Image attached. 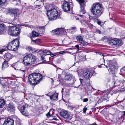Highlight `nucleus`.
<instances>
[{"label": "nucleus", "mask_w": 125, "mask_h": 125, "mask_svg": "<svg viewBox=\"0 0 125 125\" xmlns=\"http://www.w3.org/2000/svg\"><path fill=\"white\" fill-rule=\"evenodd\" d=\"M42 75L39 73H34L30 74L28 77V81L32 85L38 83L42 80Z\"/></svg>", "instance_id": "obj_1"}, {"label": "nucleus", "mask_w": 125, "mask_h": 125, "mask_svg": "<svg viewBox=\"0 0 125 125\" xmlns=\"http://www.w3.org/2000/svg\"><path fill=\"white\" fill-rule=\"evenodd\" d=\"M102 5L99 3L93 4L91 9L92 13L96 17L100 16L102 13Z\"/></svg>", "instance_id": "obj_2"}, {"label": "nucleus", "mask_w": 125, "mask_h": 125, "mask_svg": "<svg viewBox=\"0 0 125 125\" xmlns=\"http://www.w3.org/2000/svg\"><path fill=\"white\" fill-rule=\"evenodd\" d=\"M47 14L49 20L53 21L57 18L58 12L56 9L53 8L47 11Z\"/></svg>", "instance_id": "obj_3"}, {"label": "nucleus", "mask_w": 125, "mask_h": 125, "mask_svg": "<svg viewBox=\"0 0 125 125\" xmlns=\"http://www.w3.org/2000/svg\"><path fill=\"white\" fill-rule=\"evenodd\" d=\"M20 42L17 39H15L8 44L7 48L9 50L16 51L19 46Z\"/></svg>", "instance_id": "obj_4"}, {"label": "nucleus", "mask_w": 125, "mask_h": 125, "mask_svg": "<svg viewBox=\"0 0 125 125\" xmlns=\"http://www.w3.org/2000/svg\"><path fill=\"white\" fill-rule=\"evenodd\" d=\"M8 33L9 34L12 36H17L19 35L20 33V30L19 28L16 26H9Z\"/></svg>", "instance_id": "obj_5"}, {"label": "nucleus", "mask_w": 125, "mask_h": 125, "mask_svg": "<svg viewBox=\"0 0 125 125\" xmlns=\"http://www.w3.org/2000/svg\"><path fill=\"white\" fill-rule=\"evenodd\" d=\"M73 6L71 0L65 1L63 2L62 7L64 11L67 12L70 10L71 8H72Z\"/></svg>", "instance_id": "obj_6"}, {"label": "nucleus", "mask_w": 125, "mask_h": 125, "mask_svg": "<svg viewBox=\"0 0 125 125\" xmlns=\"http://www.w3.org/2000/svg\"><path fill=\"white\" fill-rule=\"evenodd\" d=\"M52 35H60L65 34V29L62 28H57L51 31Z\"/></svg>", "instance_id": "obj_7"}, {"label": "nucleus", "mask_w": 125, "mask_h": 125, "mask_svg": "<svg viewBox=\"0 0 125 125\" xmlns=\"http://www.w3.org/2000/svg\"><path fill=\"white\" fill-rule=\"evenodd\" d=\"M107 63L109 66L110 72L112 74H115L116 72L117 69L116 67L113 64V61H108Z\"/></svg>", "instance_id": "obj_8"}, {"label": "nucleus", "mask_w": 125, "mask_h": 125, "mask_svg": "<svg viewBox=\"0 0 125 125\" xmlns=\"http://www.w3.org/2000/svg\"><path fill=\"white\" fill-rule=\"evenodd\" d=\"M60 115L64 118V120H67L72 118L69 113L65 110H62L60 112Z\"/></svg>", "instance_id": "obj_9"}, {"label": "nucleus", "mask_w": 125, "mask_h": 125, "mask_svg": "<svg viewBox=\"0 0 125 125\" xmlns=\"http://www.w3.org/2000/svg\"><path fill=\"white\" fill-rule=\"evenodd\" d=\"M46 95L49 96L51 100L52 101H57L58 99V94L56 93L49 92Z\"/></svg>", "instance_id": "obj_10"}, {"label": "nucleus", "mask_w": 125, "mask_h": 125, "mask_svg": "<svg viewBox=\"0 0 125 125\" xmlns=\"http://www.w3.org/2000/svg\"><path fill=\"white\" fill-rule=\"evenodd\" d=\"M28 106V104H25L21 107L20 111L22 114L24 115L27 116L28 115V112L27 110Z\"/></svg>", "instance_id": "obj_11"}, {"label": "nucleus", "mask_w": 125, "mask_h": 125, "mask_svg": "<svg viewBox=\"0 0 125 125\" xmlns=\"http://www.w3.org/2000/svg\"><path fill=\"white\" fill-rule=\"evenodd\" d=\"M83 74L84 78L86 79H89L90 78L92 74L90 71L83 70Z\"/></svg>", "instance_id": "obj_12"}, {"label": "nucleus", "mask_w": 125, "mask_h": 125, "mask_svg": "<svg viewBox=\"0 0 125 125\" xmlns=\"http://www.w3.org/2000/svg\"><path fill=\"white\" fill-rule=\"evenodd\" d=\"M76 39L78 41L83 45H86L88 43L86 42L83 39V37L81 36H78L76 37Z\"/></svg>", "instance_id": "obj_13"}, {"label": "nucleus", "mask_w": 125, "mask_h": 125, "mask_svg": "<svg viewBox=\"0 0 125 125\" xmlns=\"http://www.w3.org/2000/svg\"><path fill=\"white\" fill-rule=\"evenodd\" d=\"M29 54H28L23 58V62L24 64L26 66H29Z\"/></svg>", "instance_id": "obj_14"}, {"label": "nucleus", "mask_w": 125, "mask_h": 125, "mask_svg": "<svg viewBox=\"0 0 125 125\" xmlns=\"http://www.w3.org/2000/svg\"><path fill=\"white\" fill-rule=\"evenodd\" d=\"M29 66L33 64L36 61L35 57L33 55L29 54Z\"/></svg>", "instance_id": "obj_15"}, {"label": "nucleus", "mask_w": 125, "mask_h": 125, "mask_svg": "<svg viewBox=\"0 0 125 125\" xmlns=\"http://www.w3.org/2000/svg\"><path fill=\"white\" fill-rule=\"evenodd\" d=\"M14 122L13 120L8 118L5 120L3 125H13Z\"/></svg>", "instance_id": "obj_16"}, {"label": "nucleus", "mask_w": 125, "mask_h": 125, "mask_svg": "<svg viewBox=\"0 0 125 125\" xmlns=\"http://www.w3.org/2000/svg\"><path fill=\"white\" fill-rule=\"evenodd\" d=\"M8 13L10 14H12L16 16H18L19 14V10L18 9L14 10L10 9L8 10Z\"/></svg>", "instance_id": "obj_17"}, {"label": "nucleus", "mask_w": 125, "mask_h": 125, "mask_svg": "<svg viewBox=\"0 0 125 125\" xmlns=\"http://www.w3.org/2000/svg\"><path fill=\"white\" fill-rule=\"evenodd\" d=\"M7 31V27L3 24H0V33L5 32Z\"/></svg>", "instance_id": "obj_18"}, {"label": "nucleus", "mask_w": 125, "mask_h": 125, "mask_svg": "<svg viewBox=\"0 0 125 125\" xmlns=\"http://www.w3.org/2000/svg\"><path fill=\"white\" fill-rule=\"evenodd\" d=\"M6 108L9 112H11L14 111L15 107L13 105L9 104L6 107Z\"/></svg>", "instance_id": "obj_19"}, {"label": "nucleus", "mask_w": 125, "mask_h": 125, "mask_svg": "<svg viewBox=\"0 0 125 125\" xmlns=\"http://www.w3.org/2000/svg\"><path fill=\"white\" fill-rule=\"evenodd\" d=\"M76 31L75 27H72L71 29H65V33L69 32L71 33H73L74 32H75Z\"/></svg>", "instance_id": "obj_20"}, {"label": "nucleus", "mask_w": 125, "mask_h": 125, "mask_svg": "<svg viewBox=\"0 0 125 125\" xmlns=\"http://www.w3.org/2000/svg\"><path fill=\"white\" fill-rule=\"evenodd\" d=\"M4 58L7 59L8 61L10 60L12 58V55L9 52L6 53L4 56Z\"/></svg>", "instance_id": "obj_21"}, {"label": "nucleus", "mask_w": 125, "mask_h": 125, "mask_svg": "<svg viewBox=\"0 0 125 125\" xmlns=\"http://www.w3.org/2000/svg\"><path fill=\"white\" fill-rule=\"evenodd\" d=\"M99 55H101L103 56V58L102 59H100V62H103V63H101L99 65V67L100 68H101L102 67H104V66H105V65H104L103 63H104V56L103 55V54H102L100 53H98Z\"/></svg>", "instance_id": "obj_22"}, {"label": "nucleus", "mask_w": 125, "mask_h": 125, "mask_svg": "<svg viewBox=\"0 0 125 125\" xmlns=\"http://www.w3.org/2000/svg\"><path fill=\"white\" fill-rule=\"evenodd\" d=\"M118 40L117 39H114L111 40L109 44L110 45H117Z\"/></svg>", "instance_id": "obj_23"}, {"label": "nucleus", "mask_w": 125, "mask_h": 125, "mask_svg": "<svg viewBox=\"0 0 125 125\" xmlns=\"http://www.w3.org/2000/svg\"><path fill=\"white\" fill-rule=\"evenodd\" d=\"M8 61L6 60H5L3 62L2 65V69H4V68H6L8 67Z\"/></svg>", "instance_id": "obj_24"}, {"label": "nucleus", "mask_w": 125, "mask_h": 125, "mask_svg": "<svg viewBox=\"0 0 125 125\" xmlns=\"http://www.w3.org/2000/svg\"><path fill=\"white\" fill-rule=\"evenodd\" d=\"M72 78V76L71 75H67L64 78L65 80H71Z\"/></svg>", "instance_id": "obj_25"}, {"label": "nucleus", "mask_w": 125, "mask_h": 125, "mask_svg": "<svg viewBox=\"0 0 125 125\" xmlns=\"http://www.w3.org/2000/svg\"><path fill=\"white\" fill-rule=\"evenodd\" d=\"M5 104V102L3 99H0V108H2Z\"/></svg>", "instance_id": "obj_26"}, {"label": "nucleus", "mask_w": 125, "mask_h": 125, "mask_svg": "<svg viewBox=\"0 0 125 125\" xmlns=\"http://www.w3.org/2000/svg\"><path fill=\"white\" fill-rule=\"evenodd\" d=\"M78 1L80 4L81 7L83 6V5L85 6L84 0H78Z\"/></svg>", "instance_id": "obj_27"}, {"label": "nucleus", "mask_w": 125, "mask_h": 125, "mask_svg": "<svg viewBox=\"0 0 125 125\" xmlns=\"http://www.w3.org/2000/svg\"><path fill=\"white\" fill-rule=\"evenodd\" d=\"M42 54L45 55H49L50 54V52L48 51L45 50L43 51Z\"/></svg>", "instance_id": "obj_28"}, {"label": "nucleus", "mask_w": 125, "mask_h": 125, "mask_svg": "<svg viewBox=\"0 0 125 125\" xmlns=\"http://www.w3.org/2000/svg\"><path fill=\"white\" fill-rule=\"evenodd\" d=\"M39 34L36 31H32V37H37L38 36Z\"/></svg>", "instance_id": "obj_29"}, {"label": "nucleus", "mask_w": 125, "mask_h": 125, "mask_svg": "<svg viewBox=\"0 0 125 125\" xmlns=\"http://www.w3.org/2000/svg\"><path fill=\"white\" fill-rule=\"evenodd\" d=\"M18 62H17L15 63H13V64L12 65H11V67H13L15 70H16V67H17L18 65Z\"/></svg>", "instance_id": "obj_30"}, {"label": "nucleus", "mask_w": 125, "mask_h": 125, "mask_svg": "<svg viewBox=\"0 0 125 125\" xmlns=\"http://www.w3.org/2000/svg\"><path fill=\"white\" fill-rule=\"evenodd\" d=\"M28 49L29 50V52H32L33 53L35 52V49L33 48H32L31 46H29L28 48Z\"/></svg>", "instance_id": "obj_31"}, {"label": "nucleus", "mask_w": 125, "mask_h": 125, "mask_svg": "<svg viewBox=\"0 0 125 125\" xmlns=\"http://www.w3.org/2000/svg\"><path fill=\"white\" fill-rule=\"evenodd\" d=\"M85 6H83L82 7H81V12H82V13L83 14H85L86 12V11L84 9V8L85 7Z\"/></svg>", "instance_id": "obj_32"}, {"label": "nucleus", "mask_w": 125, "mask_h": 125, "mask_svg": "<svg viewBox=\"0 0 125 125\" xmlns=\"http://www.w3.org/2000/svg\"><path fill=\"white\" fill-rule=\"evenodd\" d=\"M40 40L39 39H37L35 40H32V41L35 43H38L40 41Z\"/></svg>", "instance_id": "obj_33"}, {"label": "nucleus", "mask_w": 125, "mask_h": 125, "mask_svg": "<svg viewBox=\"0 0 125 125\" xmlns=\"http://www.w3.org/2000/svg\"><path fill=\"white\" fill-rule=\"evenodd\" d=\"M117 42V45H118V46H120L122 45V42L120 40H118V42Z\"/></svg>", "instance_id": "obj_34"}, {"label": "nucleus", "mask_w": 125, "mask_h": 125, "mask_svg": "<svg viewBox=\"0 0 125 125\" xmlns=\"http://www.w3.org/2000/svg\"><path fill=\"white\" fill-rule=\"evenodd\" d=\"M45 26L42 27H39L40 29V30H41L42 31V32H43L44 31Z\"/></svg>", "instance_id": "obj_35"}, {"label": "nucleus", "mask_w": 125, "mask_h": 125, "mask_svg": "<svg viewBox=\"0 0 125 125\" xmlns=\"http://www.w3.org/2000/svg\"><path fill=\"white\" fill-rule=\"evenodd\" d=\"M120 71L123 73H124L125 72V67L124 66L120 70Z\"/></svg>", "instance_id": "obj_36"}, {"label": "nucleus", "mask_w": 125, "mask_h": 125, "mask_svg": "<svg viewBox=\"0 0 125 125\" xmlns=\"http://www.w3.org/2000/svg\"><path fill=\"white\" fill-rule=\"evenodd\" d=\"M66 52L64 51H61L59 52L56 53L57 54H62L64 53H65Z\"/></svg>", "instance_id": "obj_37"}, {"label": "nucleus", "mask_w": 125, "mask_h": 125, "mask_svg": "<svg viewBox=\"0 0 125 125\" xmlns=\"http://www.w3.org/2000/svg\"><path fill=\"white\" fill-rule=\"evenodd\" d=\"M115 83L117 84L116 85H117L119 84L120 83L119 82H118V81H117V82L115 81L113 83V85H115Z\"/></svg>", "instance_id": "obj_38"}, {"label": "nucleus", "mask_w": 125, "mask_h": 125, "mask_svg": "<svg viewBox=\"0 0 125 125\" xmlns=\"http://www.w3.org/2000/svg\"><path fill=\"white\" fill-rule=\"evenodd\" d=\"M96 32L99 34H101V31L99 30H96Z\"/></svg>", "instance_id": "obj_39"}, {"label": "nucleus", "mask_w": 125, "mask_h": 125, "mask_svg": "<svg viewBox=\"0 0 125 125\" xmlns=\"http://www.w3.org/2000/svg\"><path fill=\"white\" fill-rule=\"evenodd\" d=\"M88 101V99L87 98H85L83 100V102H87Z\"/></svg>", "instance_id": "obj_40"}, {"label": "nucleus", "mask_w": 125, "mask_h": 125, "mask_svg": "<svg viewBox=\"0 0 125 125\" xmlns=\"http://www.w3.org/2000/svg\"><path fill=\"white\" fill-rule=\"evenodd\" d=\"M46 115L48 117H50L51 116V115L50 114V112H48Z\"/></svg>", "instance_id": "obj_41"}, {"label": "nucleus", "mask_w": 125, "mask_h": 125, "mask_svg": "<svg viewBox=\"0 0 125 125\" xmlns=\"http://www.w3.org/2000/svg\"><path fill=\"white\" fill-rule=\"evenodd\" d=\"M21 26H25V27H28V26H29V24H22L21 25Z\"/></svg>", "instance_id": "obj_42"}, {"label": "nucleus", "mask_w": 125, "mask_h": 125, "mask_svg": "<svg viewBox=\"0 0 125 125\" xmlns=\"http://www.w3.org/2000/svg\"><path fill=\"white\" fill-rule=\"evenodd\" d=\"M87 108H84L83 109V112L85 113L86 111Z\"/></svg>", "instance_id": "obj_43"}, {"label": "nucleus", "mask_w": 125, "mask_h": 125, "mask_svg": "<svg viewBox=\"0 0 125 125\" xmlns=\"http://www.w3.org/2000/svg\"><path fill=\"white\" fill-rule=\"evenodd\" d=\"M20 71H22V72H23L24 73V75L25 74L24 73H25V72L26 71V70H20Z\"/></svg>", "instance_id": "obj_44"}, {"label": "nucleus", "mask_w": 125, "mask_h": 125, "mask_svg": "<svg viewBox=\"0 0 125 125\" xmlns=\"http://www.w3.org/2000/svg\"><path fill=\"white\" fill-rule=\"evenodd\" d=\"M75 47L76 48H77L78 50H79V46L78 45H76L75 46Z\"/></svg>", "instance_id": "obj_45"}, {"label": "nucleus", "mask_w": 125, "mask_h": 125, "mask_svg": "<svg viewBox=\"0 0 125 125\" xmlns=\"http://www.w3.org/2000/svg\"><path fill=\"white\" fill-rule=\"evenodd\" d=\"M16 125H21V123L19 122H18L16 124Z\"/></svg>", "instance_id": "obj_46"}, {"label": "nucleus", "mask_w": 125, "mask_h": 125, "mask_svg": "<svg viewBox=\"0 0 125 125\" xmlns=\"http://www.w3.org/2000/svg\"><path fill=\"white\" fill-rule=\"evenodd\" d=\"M28 27H30V28H32L33 27V26L32 25H29V26H28Z\"/></svg>", "instance_id": "obj_47"}, {"label": "nucleus", "mask_w": 125, "mask_h": 125, "mask_svg": "<svg viewBox=\"0 0 125 125\" xmlns=\"http://www.w3.org/2000/svg\"><path fill=\"white\" fill-rule=\"evenodd\" d=\"M50 55L52 57H53L55 55L54 54H51V53H50Z\"/></svg>", "instance_id": "obj_48"}, {"label": "nucleus", "mask_w": 125, "mask_h": 125, "mask_svg": "<svg viewBox=\"0 0 125 125\" xmlns=\"http://www.w3.org/2000/svg\"><path fill=\"white\" fill-rule=\"evenodd\" d=\"M97 23L99 25H100L101 22L100 21H98L97 22Z\"/></svg>", "instance_id": "obj_49"}, {"label": "nucleus", "mask_w": 125, "mask_h": 125, "mask_svg": "<svg viewBox=\"0 0 125 125\" xmlns=\"http://www.w3.org/2000/svg\"><path fill=\"white\" fill-rule=\"evenodd\" d=\"M79 16L80 17L83 18V15H79Z\"/></svg>", "instance_id": "obj_50"}, {"label": "nucleus", "mask_w": 125, "mask_h": 125, "mask_svg": "<svg viewBox=\"0 0 125 125\" xmlns=\"http://www.w3.org/2000/svg\"><path fill=\"white\" fill-rule=\"evenodd\" d=\"M80 29L81 32L82 33L83 32V29L82 28H80Z\"/></svg>", "instance_id": "obj_51"}, {"label": "nucleus", "mask_w": 125, "mask_h": 125, "mask_svg": "<svg viewBox=\"0 0 125 125\" xmlns=\"http://www.w3.org/2000/svg\"><path fill=\"white\" fill-rule=\"evenodd\" d=\"M70 108L72 110H73V109L74 108V107H72V106H70Z\"/></svg>", "instance_id": "obj_52"}, {"label": "nucleus", "mask_w": 125, "mask_h": 125, "mask_svg": "<svg viewBox=\"0 0 125 125\" xmlns=\"http://www.w3.org/2000/svg\"><path fill=\"white\" fill-rule=\"evenodd\" d=\"M13 0V1H18L19 2V3H20V2L21 1H20L19 0Z\"/></svg>", "instance_id": "obj_53"}, {"label": "nucleus", "mask_w": 125, "mask_h": 125, "mask_svg": "<svg viewBox=\"0 0 125 125\" xmlns=\"http://www.w3.org/2000/svg\"><path fill=\"white\" fill-rule=\"evenodd\" d=\"M2 85L3 87H5L6 86V85L4 84H2Z\"/></svg>", "instance_id": "obj_54"}, {"label": "nucleus", "mask_w": 125, "mask_h": 125, "mask_svg": "<svg viewBox=\"0 0 125 125\" xmlns=\"http://www.w3.org/2000/svg\"><path fill=\"white\" fill-rule=\"evenodd\" d=\"M80 82L81 83H82V81H83V79H80Z\"/></svg>", "instance_id": "obj_55"}, {"label": "nucleus", "mask_w": 125, "mask_h": 125, "mask_svg": "<svg viewBox=\"0 0 125 125\" xmlns=\"http://www.w3.org/2000/svg\"><path fill=\"white\" fill-rule=\"evenodd\" d=\"M123 115L124 116H125V111H124V112H123Z\"/></svg>", "instance_id": "obj_56"}, {"label": "nucleus", "mask_w": 125, "mask_h": 125, "mask_svg": "<svg viewBox=\"0 0 125 125\" xmlns=\"http://www.w3.org/2000/svg\"><path fill=\"white\" fill-rule=\"evenodd\" d=\"M41 58H42L43 61H45L44 60V58L43 57H41Z\"/></svg>", "instance_id": "obj_57"}, {"label": "nucleus", "mask_w": 125, "mask_h": 125, "mask_svg": "<svg viewBox=\"0 0 125 125\" xmlns=\"http://www.w3.org/2000/svg\"><path fill=\"white\" fill-rule=\"evenodd\" d=\"M90 125H96V124H92Z\"/></svg>", "instance_id": "obj_58"}, {"label": "nucleus", "mask_w": 125, "mask_h": 125, "mask_svg": "<svg viewBox=\"0 0 125 125\" xmlns=\"http://www.w3.org/2000/svg\"><path fill=\"white\" fill-rule=\"evenodd\" d=\"M46 1V0H41L42 2H44Z\"/></svg>", "instance_id": "obj_59"}, {"label": "nucleus", "mask_w": 125, "mask_h": 125, "mask_svg": "<svg viewBox=\"0 0 125 125\" xmlns=\"http://www.w3.org/2000/svg\"><path fill=\"white\" fill-rule=\"evenodd\" d=\"M1 52H3L4 51V50L3 49L2 50H1Z\"/></svg>", "instance_id": "obj_60"}, {"label": "nucleus", "mask_w": 125, "mask_h": 125, "mask_svg": "<svg viewBox=\"0 0 125 125\" xmlns=\"http://www.w3.org/2000/svg\"><path fill=\"white\" fill-rule=\"evenodd\" d=\"M76 19L77 20H79V18H78V17H77L76 18Z\"/></svg>", "instance_id": "obj_61"}, {"label": "nucleus", "mask_w": 125, "mask_h": 125, "mask_svg": "<svg viewBox=\"0 0 125 125\" xmlns=\"http://www.w3.org/2000/svg\"><path fill=\"white\" fill-rule=\"evenodd\" d=\"M105 67L106 68H107V66L106 65L105 66Z\"/></svg>", "instance_id": "obj_62"}, {"label": "nucleus", "mask_w": 125, "mask_h": 125, "mask_svg": "<svg viewBox=\"0 0 125 125\" xmlns=\"http://www.w3.org/2000/svg\"><path fill=\"white\" fill-rule=\"evenodd\" d=\"M40 6L39 5H38V7H40Z\"/></svg>", "instance_id": "obj_63"}, {"label": "nucleus", "mask_w": 125, "mask_h": 125, "mask_svg": "<svg viewBox=\"0 0 125 125\" xmlns=\"http://www.w3.org/2000/svg\"><path fill=\"white\" fill-rule=\"evenodd\" d=\"M93 90H94V89H93Z\"/></svg>", "instance_id": "obj_64"}]
</instances>
